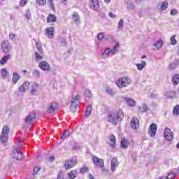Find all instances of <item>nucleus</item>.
Segmentation results:
<instances>
[{
	"label": "nucleus",
	"mask_w": 179,
	"mask_h": 179,
	"mask_svg": "<svg viewBox=\"0 0 179 179\" xmlns=\"http://www.w3.org/2000/svg\"><path fill=\"white\" fill-rule=\"evenodd\" d=\"M80 104V95L76 94L72 98L70 105V110L72 113H76L78 108H79V105Z\"/></svg>",
	"instance_id": "obj_1"
},
{
	"label": "nucleus",
	"mask_w": 179,
	"mask_h": 179,
	"mask_svg": "<svg viewBox=\"0 0 179 179\" xmlns=\"http://www.w3.org/2000/svg\"><path fill=\"white\" fill-rule=\"evenodd\" d=\"M131 83H132V80L128 76L122 77L116 81V85L120 88L127 87Z\"/></svg>",
	"instance_id": "obj_2"
},
{
	"label": "nucleus",
	"mask_w": 179,
	"mask_h": 179,
	"mask_svg": "<svg viewBox=\"0 0 179 179\" xmlns=\"http://www.w3.org/2000/svg\"><path fill=\"white\" fill-rule=\"evenodd\" d=\"M8 135H9V127L4 126L0 136V141L2 143H6V142H8Z\"/></svg>",
	"instance_id": "obj_3"
},
{
	"label": "nucleus",
	"mask_w": 179,
	"mask_h": 179,
	"mask_svg": "<svg viewBox=\"0 0 179 179\" xmlns=\"http://www.w3.org/2000/svg\"><path fill=\"white\" fill-rule=\"evenodd\" d=\"M76 164H78V159L71 158L70 159H67L64 163V167L66 170H69L70 169H73L75 167Z\"/></svg>",
	"instance_id": "obj_4"
},
{
	"label": "nucleus",
	"mask_w": 179,
	"mask_h": 179,
	"mask_svg": "<svg viewBox=\"0 0 179 179\" xmlns=\"http://www.w3.org/2000/svg\"><path fill=\"white\" fill-rule=\"evenodd\" d=\"M1 50L5 54H8L12 50V45H10L9 41H3L1 43Z\"/></svg>",
	"instance_id": "obj_5"
},
{
	"label": "nucleus",
	"mask_w": 179,
	"mask_h": 179,
	"mask_svg": "<svg viewBox=\"0 0 179 179\" xmlns=\"http://www.w3.org/2000/svg\"><path fill=\"white\" fill-rule=\"evenodd\" d=\"M92 162L94 166L99 167V169H103V167H104V160L101 158L97 157L96 155L92 157Z\"/></svg>",
	"instance_id": "obj_6"
},
{
	"label": "nucleus",
	"mask_w": 179,
	"mask_h": 179,
	"mask_svg": "<svg viewBox=\"0 0 179 179\" xmlns=\"http://www.w3.org/2000/svg\"><path fill=\"white\" fill-rule=\"evenodd\" d=\"M118 119L115 113H111L108 115V122L113 124V125H117L118 124Z\"/></svg>",
	"instance_id": "obj_7"
},
{
	"label": "nucleus",
	"mask_w": 179,
	"mask_h": 179,
	"mask_svg": "<svg viewBox=\"0 0 179 179\" xmlns=\"http://www.w3.org/2000/svg\"><path fill=\"white\" fill-rule=\"evenodd\" d=\"M36 117L37 115H36V112H31L26 117L24 122L26 124H33V122L34 120H36Z\"/></svg>",
	"instance_id": "obj_8"
},
{
	"label": "nucleus",
	"mask_w": 179,
	"mask_h": 179,
	"mask_svg": "<svg viewBox=\"0 0 179 179\" xmlns=\"http://www.w3.org/2000/svg\"><path fill=\"white\" fill-rule=\"evenodd\" d=\"M164 135L166 141H173V138H174V136L173 135V132H171V129L166 127L165 128L164 131Z\"/></svg>",
	"instance_id": "obj_9"
},
{
	"label": "nucleus",
	"mask_w": 179,
	"mask_h": 179,
	"mask_svg": "<svg viewBox=\"0 0 179 179\" xmlns=\"http://www.w3.org/2000/svg\"><path fill=\"white\" fill-rule=\"evenodd\" d=\"M13 159H15L16 160H23V159L24 158V155H23V153L20 152V151H19V149L17 148H15L13 151Z\"/></svg>",
	"instance_id": "obj_10"
},
{
	"label": "nucleus",
	"mask_w": 179,
	"mask_h": 179,
	"mask_svg": "<svg viewBox=\"0 0 179 179\" xmlns=\"http://www.w3.org/2000/svg\"><path fill=\"white\" fill-rule=\"evenodd\" d=\"M45 33L48 38H54V36L55 35V29L52 27L46 28L45 29Z\"/></svg>",
	"instance_id": "obj_11"
},
{
	"label": "nucleus",
	"mask_w": 179,
	"mask_h": 179,
	"mask_svg": "<svg viewBox=\"0 0 179 179\" xmlns=\"http://www.w3.org/2000/svg\"><path fill=\"white\" fill-rule=\"evenodd\" d=\"M39 68L42 69V71H45L48 72L51 69V66L50 64L45 61H43L39 63Z\"/></svg>",
	"instance_id": "obj_12"
},
{
	"label": "nucleus",
	"mask_w": 179,
	"mask_h": 179,
	"mask_svg": "<svg viewBox=\"0 0 179 179\" xmlns=\"http://www.w3.org/2000/svg\"><path fill=\"white\" fill-rule=\"evenodd\" d=\"M156 132H157V124L152 123L150 126L148 134L152 138H153V136L156 135Z\"/></svg>",
	"instance_id": "obj_13"
},
{
	"label": "nucleus",
	"mask_w": 179,
	"mask_h": 179,
	"mask_svg": "<svg viewBox=\"0 0 179 179\" xmlns=\"http://www.w3.org/2000/svg\"><path fill=\"white\" fill-rule=\"evenodd\" d=\"M30 87V83L29 81H24L22 85L19 87L18 92L21 93H24L27 90H29Z\"/></svg>",
	"instance_id": "obj_14"
},
{
	"label": "nucleus",
	"mask_w": 179,
	"mask_h": 179,
	"mask_svg": "<svg viewBox=\"0 0 179 179\" xmlns=\"http://www.w3.org/2000/svg\"><path fill=\"white\" fill-rule=\"evenodd\" d=\"M118 164H120V162H118V159L117 157H113L111 160L110 164V168L112 173H114L115 170H117V168L118 167Z\"/></svg>",
	"instance_id": "obj_15"
},
{
	"label": "nucleus",
	"mask_w": 179,
	"mask_h": 179,
	"mask_svg": "<svg viewBox=\"0 0 179 179\" xmlns=\"http://www.w3.org/2000/svg\"><path fill=\"white\" fill-rule=\"evenodd\" d=\"M90 7L94 10H97V9H99L100 7V4H99V0H90Z\"/></svg>",
	"instance_id": "obj_16"
},
{
	"label": "nucleus",
	"mask_w": 179,
	"mask_h": 179,
	"mask_svg": "<svg viewBox=\"0 0 179 179\" xmlns=\"http://www.w3.org/2000/svg\"><path fill=\"white\" fill-rule=\"evenodd\" d=\"M130 125L133 129H138L139 128V120L136 117H133L130 122Z\"/></svg>",
	"instance_id": "obj_17"
},
{
	"label": "nucleus",
	"mask_w": 179,
	"mask_h": 179,
	"mask_svg": "<svg viewBox=\"0 0 179 179\" xmlns=\"http://www.w3.org/2000/svg\"><path fill=\"white\" fill-rule=\"evenodd\" d=\"M179 65V59H174V61H173L172 62H171L168 66V69H169V71H173L174 69H176L177 68V66H178Z\"/></svg>",
	"instance_id": "obj_18"
},
{
	"label": "nucleus",
	"mask_w": 179,
	"mask_h": 179,
	"mask_svg": "<svg viewBox=\"0 0 179 179\" xmlns=\"http://www.w3.org/2000/svg\"><path fill=\"white\" fill-rule=\"evenodd\" d=\"M57 108H58V103L56 102H52L49 108H48V113H54Z\"/></svg>",
	"instance_id": "obj_19"
},
{
	"label": "nucleus",
	"mask_w": 179,
	"mask_h": 179,
	"mask_svg": "<svg viewBox=\"0 0 179 179\" xmlns=\"http://www.w3.org/2000/svg\"><path fill=\"white\" fill-rule=\"evenodd\" d=\"M38 83H34L31 87V94L32 96H36L37 92H38Z\"/></svg>",
	"instance_id": "obj_20"
},
{
	"label": "nucleus",
	"mask_w": 179,
	"mask_h": 179,
	"mask_svg": "<svg viewBox=\"0 0 179 179\" xmlns=\"http://www.w3.org/2000/svg\"><path fill=\"white\" fill-rule=\"evenodd\" d=\"M124 100H125L127 104L130 107H134V106H136V102L131 98H124Z\"/></svg>",
	"instance_id": "obj_21"
},
{
	"label": "nucleus",
	"mask_w": 179,
	"mask_h": 179,
	"mask_svg": "<svg viewBox=\"0 0 179 179\" xmlns=\"http://www.w3.org/2000/svg\"><path fill=\"white\" fill-rule=\"evenodd\" d=\"M164 96L167 99H174L176 97V91H168L164 94Z\"/></svg>",
	"instance_id": "obj_22"
},
{
	"label": "nucleus",
	"mask_w": 179,
	"mask_h": 179,
	"mask_svg": "<svg viewBox=\"0 0 179 179\" xmlns=\"http://www.w3.org/2000/svg\"><path fill=\"white\" fill-rule=\"evenodd\" d=\"M10 59V55L8 54L3 56L1 59L0 60V64L1 65H5Z\"/></svg>",
	"instance_id": "obj_23"
},
{
	"label": "nucleus",
	"mask_w": 179,
	"mask_h": 179,
	"mask_svg": "<svg viewBox=\"0 0 179 179\" xmlns=\"http://www.w3.org/2000/svg\"><path fill=\"white\" fill-rule=\"evenodd\" d=\"M57 22V16L54 14H50L47 17L48 23H54Z\"/></svg>",
	"instance_id": "obj_24"
},
{
	"label": "nucleus",
	"mask_w": 179,
	"mask_h": 179,
	"mask_svg": "<svg viewBox=\"0 0 179 179\" xmlns=\"http://www.w3.org/2000/svg\"><path fill=\"white\" fill-rule=\"evenodd\" d=\"M110 142L109 145L111 148H115V145H117V141L115 140V136L111 135L110 136Z\"/></svg>",
	"instance_id": "obj_25"
},
{
	"label": "nucleus",
	"mask_w": 179,
	"mask_h": 179,
	"mask_svg": "<svg viewBox=\"0 0 179 179\" xmlns=\"http://www.w3.org/2000/svg\"><path fill=\"white\" fill-rule=\"evenodd\" d=\"M20 80V76L19 75V73L14 72L13 73V78H12L13 83L16 85V83H17V82H19Z\"/></svg>",
	"instance_id": "obj_26"
},
{
	"label": "nucleus",
	"mask_w": 179,
	"mask_h": 179,
	"mask_svg": "<svg viewBox=\"0 0 179 179\" xmlns=\"http://www.w3.org/2000/svg\"><path fill=\"white\" fill-rule=\"evenodd\" d=\"M148 110L149 107H148L146 103H143L142 106L138 107V111H140V113H146Z\"/></svg>",
	"instance_id": "obj_27"
},
{
	"label": "nucleus",
	"mask_w": 179,
	"mask_h": 179,
	"mask_svg": "<svg viewBox=\"0 0 179 179\" xmlns=\"http://www.w3.org/2000/svg\"><path fill=\"white\" fill-rule=\"evenodd\" d=\"M146 65H147L146 61H142L141 63L137 64L136 66H137L138 71H143Z\"/></svg>",
	"instance_id": "obj_28"
},
{
	"label": "nucleus",
	"mask_w": 179,
	"mask_h": 179,
	"mask_svg": "<svg viewBox=\"0 0 179 179\" xmlns=\"http://www.w3.org/2000/svg\"><path fill=\"white\" fill-rule=\"evenodd\" d=\"M110 54H111V50H110V48H106L102 53V58L103 59L108 58V57H110Z\"/></svg>",
	"instance_id": "obj_29"
},
{
	"label": "nucleus",
	"mask_w": 179,
	"mask_h": 179,
	"mask_svg": "<svg viewBox=\"0 0 179 179\" xmlns=\"http://www.w3.org/2000/svg\"><path fill=\"white\" fill-rule=\"evenodd\" d=\"M116 117L119 121H122V118H124V112H122V110L119 109L117 110Z\"/></svg>",
	"instance_id": "obj_30"
},
{
	"label": "nucleus",
	"mask_w": 179,
	"mask_h": 179,
	"mask_svg": "<svg viewBox=\"0 0 179 179\" xmlns=\"http://www.w3.org/2000/svg\"><path fill=\"white\" fill-rule=\"evenodd\" d=\"M172 83L174 86H177L179 83V74L174 75L172 78Z\"/></svg>",
	"instance_id": "obj_31"
},
{
	"label": "nucleus",
	"mask_w": 179,
	"mask_h": 179,
	"mask_svg": "<svg viewBox=\"0 0 179 179\" xmlns=\"http://www.w3.org/2000/svg\"><path fill=\"white\" fill-rule=\"evenodd\" d=\"M92 114V106H87L86 111H85V117L86 118H89L90 117V115Z\"/></svg>",
	"instance_id": "obj_32"
},
{
	"label": "nucleus",
	"mask_w": 179,
	"mask_h": 179,
	"mask_svg": "<svg viewBox=\"0 0 179 179\" xmlns=\"http://www.w3.org/2000/svg\"><path fill=\"white\" fill-rule=\"evenodd\" d=\"M85 97H87L88 99H92L93 97V94H92V91L89 89H85L84 92Z\"/></svg>",
	"instance_id": "obj_33"
},
{
	"label": "nucleus",
	"mask_w": 179,
	"mask_h": 179,
	"mask_svg": "<svg viewBox=\"0 0 179 179\" xmlns=\"http://www.w3.org/2000/svg\"><path fill=\"white\" fill-rule=\"evenodd\" d=\"M69 177L70 179H75L78 177V171L76 170L72 171L69 173Z\"/></svg>",
	"instance_id": "obj_34"
},
{
	"label": "nucleus",
	"mask_w": 179,
	"mask_h": 179,
	"mask_svg": "<svg viewBox=\"0 0 179 179\" xmlns=\"http://www.w3.org/2000/svg\"><path fill=\"white\" fill-rule=\"evenodd\" d=\"M73 20L76 22V23H79L80 20V17H79V14L76 12L73 13Z\"/></svg>",
	"instance_id": "obj_35"
},
{
	"label": "nucleus",
	"mask_w": 179,
	"mask_h": 179,
	"mask_svg": "<svg viewBox=\"0 0 179 179\" xmlns=\"http://www.w3.org/2000/svg\"><path fill=\"white\" fill-rule=\"evenodd\" d=\"M106 92L108 93V94H109L110 96H114V94H115L117 92L115 91H114V90H113V88L110 87H107L106 88Z\"/></svg>",
	"instance_id": "obj_36"
},
{
	"label": "nucleus",
	"mask_w": 179,
	"mask_h": 179,
	"mask_svg": "<svg viewBox=\"0 0 179 179\" xmlns=\"http://www.w3.org/2000/svg\"><path fill=\"white\" fill-rule=\"evenodd\" d=\"M36 45L38 52L41 55L44 54V51L43 50V47L41 46V43L40 42H36Z\"/></svg>",
	"instance_id": "obj_37"
},
{
	"label": "nucleus",
	"mask_w": 179,
	"mask_h": 179,
	"mask_svg": "<svg viewBox=\"0 0 179 179\" xmlns=\"http://www.w3.org/2000/svg\"><path fill=\"white\" fill-rule=\"evenodd\" d=\"M120 47V44L117 43L114 45L113 48L110 50V54L113 55L117 54L118 52V48Z\"/></svg>",
	"instance_id": "obj_38"
},
{
	"label": "nucleus",
	"mask_w": 179,
	"mask_h": 179,
	"mask_svg": "<svg viewBox=\"0 0 179 179\" xmlns=\"http://www.w3.org/2000/svg\"><path fill=\"white\" fill-rule=\"evenodd\" d=\"M122 29H124V20L120 19V22L117 24V30H118V31H121V30H122Z\"/></svg>",
	"instance_id": "obj_39"
},
{
	"label": "nucleus",
	"mask_w": 179,
	"mask_h": 179,
	"mask_svg": "<svg viewBox=\"0 0 179 179\" xmlns=\"http://www.w3.org/2000/svg\"><path fill=\"white\" fill-rule=\"evenodd\" d=\"M71 132L69 131V130H66L64 131V133L63 134V135L60 137L62 141H65L66 138H68V136H69Z\"/></svg>",
	"instance_id": "obj_40"
},
{
	"label": "nucleus",
	"mask_w": 179,
	"mask_h": 179,
	"mask_svg": "<svg viewBox=\"0 0 179 179\" xmlns=\"http://www.w3.org/2000/svg\"><path fill=\"white\" fill-rule=\"evenodd\" d=\"M32 75L34 78H40V76H41V73L40 71L35 69L33 71Z\"/></svg>",
	"instance_id": "obj_41"
},
{
	"label": "nucleus",
	"mask_w": 179,
	"mask_h": 179,
	"mask_svg": "<svg viewBox=\"0 0 179 179\" xmlns=\"http://www.w3.org/2000/svg\"><path fill=\"white\" fill-rule=\"evenodd\" d=\"M121 146L124 149H127L128 148V141L123 139L121 141Z\"/></svg>",
	"instance_id": "obj_42"
},
{
	"label": "nucleus",
	"mask_w": 179,
	"mask_h": 179,
	"mask_svg": "<svg viewBox=\"0 0 179 179\" xmlns=\"http://www.w3.org/2000/svg\"><path fill=\"white\" fill-rule=\"evenodd\" d=\"M169 8V3L167 1L162 2L161 5V9L162 10H166Z\"/></svg>",
	"instance_id": "obj_43"
},
{
	"label": "nucleus",
	"mask_w": 179,
	"mask_h": 179,
	"mask_svg": "<svg viewBox=\"0 0 179 179\" xmlns=\"http://www.w3.org/2000/svg\"><path fill=\"white\" fill-rule=\"evenodd\" d=\"M173 114L174 115H179V105H177L173 110Z\"/></svg>",
	"instance_id": "obj_44"
},
{
	"label": "nucleus",
	"mask_w": 179,
	"mask_h": 179,
	"mask_svg": "<svg viewBox=\"0 0 179 179\" xmlns=\"http://www.w3.org/2000/svg\"><path fill=\"white\" fill-rule=\"evenodd\" d=\"M162 45H163V42L162 41H158L155 44V46L157 48V50H160V48H162Z\"/></svg>",
	"instance_id": "obj_45"
},
{
	"label": "nucleus",
	"mask_w": 179,
	"mask_h": 179,
	"mask_svg": "<svg viewBox=\"0 0 179 179\" xmlns=\"http://www.w3.org/2000/svg\"><path fill=\"white\" fill-rule=\"evenodd\" d=\"M1 73L3 78H6V76H8V71H6V69H2L1 70Z\"/></svg>",
	"instance_id": "obj_46"
},
{
	"label": "nucleus",
	"mask_w": 179,
	"mask_h": 179,
	"mask_svg": "<svg viewBox=\"0 0 179 179\" xmlns=\"http://www.w3.org/2000/svg\"><path fill=\"white\" fill-rule=\"evenodd\" d=\"M35 57L37 61H41V59H43V56H41L38 52H35Z\"/></svg>",
	"instance_id": "obj_47"
},
{
	"label": "nucleus",
	"mask_w": 179,
	"mask_h": 179,
	"mask_svg": "<svg viewBox=\"0 0 179 179\" xmlns=\"http://www.w3.org/2000/svg\"><path fill=\"white\" fill-rule=\"evenodd\" d=\"M171 43L172 45H176V44H177V40H176V35H173L171 38Z\"/></svg>",
	"instance_id": "obj_48"
},
{
	"label": "nucleus",
	"mask_w": 179,
	"mask_h": 179,
	"mask_svg": "<svg viewBox=\"0 0 179 179\" xmlns=\"http://www.w3.org/2000/svg\"><path fill=\"white\" fill-rule=\"evenodd\" d=\"M46 2L47 0H36V3L41 6H42V5H45Z\"/></svg>",
	"instance_id": "obj_49"
},
{
	"label": "nucleus",
	"mask_w": 179,
	"mask_h": 179,
	"mask_svg": "<svg viewBox=\"0 0 179 179\" xmlns=\"http://www.w3.org/2000/svg\"><path fill=\"white\" fill-rule=\"evenodd\" d=\"M26 17L27 19H28V20H30V19H31V13L30 12V10H27Z\"/></svg>",
	"instance_id": "obj_50"
},
{
	"label": "nucleus",
	"mask_w": 179,
	"mask_h": 179,
	"mask_svg": "<svg viewBox=\"0 0 179 179\" xmlns=\"http://www.w3.org/2000/svg\"><path fill=\"white\" fill-rule=\"evenodd\" d=\"M40 170H41V167H35L33 171V175L36 176V174H37V173H38V171H40Z\"/></svg>",
	"instance_id": "obj_51"
},
{
	"label": "nucleus",
	"mask_w": 179,
	"mask_h": 179,
	"mask_svg": "<svg viewBox=\"0 0 179 179\" xmlns=\"http://www.w3.org/2000/svg\"><path fill=\"white\" fill-rule=\"evenodd\" d=\"M97 38H98V40L101 41V40H103V38H104V34L103 32L99 33L97 36Z\"/></svg>",
	"instance_id": "obj_52"
},
{
	"label": "nucleus",
	"mask_w": 179,
	"mask_h": 179,
	"mask_svg": "<svg viewBox=\"0 0 179 179\" xmlns=\"http://www.w3.org/2000/svg\"><path fill=\"white\" fill-rule=\"evenodd\" d=\"M88 171H89V168L85 166L81 168L80 173H82L83 174H85V173H87Z\"/></svg>",
	"instance_id": "obj_53"
},
{
	"label": "nucleus",
	"mask_w": 179,
	"mask_h": 179,
	"mask_svg": "<svg viewBox=\"0 0 179 179\" xmlns=\"http://www.w3.org/2000/svg\"><path fill=\"white\" fill-rule=\"evenodd\" d=\"M176 178V175H174L173 173H171L169 174V176L166 177V179H174Z\"/></svg>",
	"instance_id": "obj_54"
},
{
	"label": "nucleus",
	"mask_w": 179,
	"mask_h": 179,
	"mask_svg": "<svg viewBox=\"0 0 179 179\" xmlns=\"http://www.w3.org/2000/svg\"><path fill=\"white\" fill-rule=\"evenodd\" d=\"M20 6H24L27 5V0H20Z\"/></svg>",
	"instance_id": "obj_55"
},
{
	"label": "nucleus",
	"mask_w": 179,
	"mask_h": 179,
	"mask_svg": "<svg viewBox=\"0 0 179 179\" xmlns=\"http://www.w3.org/2000/svg\"><path fill=\"white\" fill-rule=\"evenodd\" d=\"M48 2L49 3L50 8H51V9H54V2H53V0H48Z\"/></svg>",
	"instance_id": "obj_56"
},
{
	"label": "nucleus",
	"mask_w": 179,
	"mask_h": 179,
	"mask_svg": "<svg viewBox=\"0 0 179 179\" xmlns=\"http://www.w3.org/2000/svg\"><path fill=\"white\" fill-rule=\"evenodd\" d=\"M59 41H60V43H62V45H66V41L65 40V38H62L59 40Z\"/></svg>",
	"instance_id": "obj_57"
},
{
	"label": "nucleus",
	"mask_w": 179,
	"mask_h": 179,
	"mask_svg": "<svg viewBox=\"0 0 179 179\" xmlns=\"http://www.w3.org/2000/svg\"><path fill=\"white\" fill-rule=\"evenodd\" d=\"M178 11L176 9H171L170 11V15H172L173 16L177 15Z\"/></svg>",
	"instance_id": "obj_58"
},
{
	"label": "nucleus",
	"mask_w": 179,
	"mask_h": 179,
	"mask_svg": "<svg viewBox=\"0 0 179 179\" xmlns=\"http://www.w3.org/2000/svg\"><path fill=\"white\" fill-rule=\"evenodd\" d=\"M131 159H132L134 163H136V153H133L131 155Z\"/></svg>",
	"instance_id": "obj_59"
},
{
	"label": "nucleus",
	"mask_w": 179,
	"mask_h": 179,
	"mask_svg": "<svg viewBox=\"0 0 179 179\" xmlns=\"http://www.w3.org/2000/svg\"><path fill=\"white\" fill-rule=\"evenodd\" d=\"M16 35L14 33L10 32L9 34V38H10V40H13L14 38H15Z\"/></svg>",
	"instance_id": "obj_60"
},
{
	"label": "nucleus",
	"mask_w": 179,
	"mask_h": 179,
	"mask_svg": "<svg viewBox=\"0 0 179 179\" xmlns=\"http://www.w3.org/2000/svg\"><path fill=\"white\" fill-rule=\"evenodd\" d=\"M23 143V141L22 140H19L18 141V145H17V148H16L15 149H20V148H22V145Z\"/></svg>",
	"instance_id": "obj_61"
},
{
	"label": "nucleus",
	"mask_w": 179,
	"mask_h": 179,
	"mask_svg": "<svg viewBox=\"0 0 179 179\" xmlns=\"http://www.w3.org/2000/svg\"><path fill=\"white\" fill-rule=\"evenodd\" d=\"M57 179H64V175H63L62 172H59L58 173Z\"/></svg>",
	"instance_id": "obj_62"
},
{
	"label": "nucleus",
	"mask_w": 179,
	"mask_h": 179,
	"mask_svg": "<svg viewBox=\"0 0 179 179\" xmlns=\"http://www.w3.org/2000/svg\"><path fill=\"white\" fill-rule=\"evenodd\" d=\"M108 16L109 17H111L112 19H115V17H117V15L113 14V13L110 12L108 13Z\"/></svg>",
	"instance_id": "obj_63"
},
{
	"label": "nucleus",
	"mask_w": 179,
	"mask_h": 179,
	"mask_svg": "<svg viewBox=\"0 0 179 179\" xmlns=\"http://www.w3.org/2000/svg\"><path fill=\"white\" fill-rule=\"evenodd\" d=\"M128 9H130L131 10H132V9H134V4L130 3L127 6Z\"/></svg>",
	"instance_id": "obj_64"
}]
</instances>
